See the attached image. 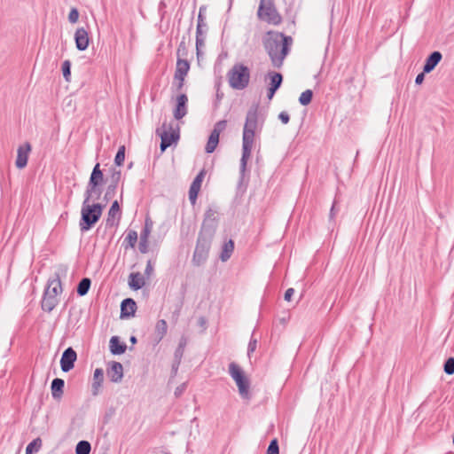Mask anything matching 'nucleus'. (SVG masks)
Returning a JSON list of instances; mask_svg holds the SVG:
<instances>
[{
  "label": "nucleus",
  "mask_w": 454,
  "mask_h": 454,
  "mask_svg": "<svg viewBox=\"0 0 454 454\" xmlns=\"http://www.w3.org/2000/svg\"><path fill=\"white\" fill-rule=\"evenodd\" d=\"M121 178V172L120 171H116L114 175H113V177H112V184H109L108 188H107V191L105 194V200H108V198H110L112 195L114 194L115 192V190H116V187H117V184L119 182Z\"/></svg>",
  "instance_id": "bb28decb"
},
{
  "label": "nucleus",
  "mask_w": 454,
  "mask_h": 454,
  "mask_svg": "<svg viewBox=\"0 0 454 454\" xmlns=\"http://www.w3.org/2000/svg\"><path fill=\"white\" fill-rule=\"evenodd\" d=\"M270 87L278 90L282 83V75L278 73H270Z\"/></svg>",
  "instance_id": "72a5a7b5"
},
{
  "label": "nucleus",
  "mask_w": 454,
  "mask_h": 454,
  "mask_svg": "<svg viewBox=\"0 0 454 454\" xmlns=\"http://www.w3.org/2000/svg\"><path fill=\"white\" fill-rule=\"evenodd\" d=\"M104 380V371L100 368H98L94 371L93 374V383H92V394L97 395L99 392V389L102 386Z\"/></svg>",
  "instance_id": "b1692460"
},
{
  "label": "nucleus",
  "mask_w": 454,
  "mask_h": 454,
  "mask_svg": "<svg viewBox=\"0 0 454 454\" xmlns=\"http://www.w3.org/2000/svg\"><path fill=\"white\" fill-rule=\"evenodd\" d=\"M258 17L260 20L272 25H278L281 22V16L277 12L272 0H261Z\"/></svg>",
  "instance_id": "1a4fd4ad"
},
{
  "label": "nucleus",
  "mask_w": 454,
  "mask_h": 454,
  "mask_svg": "<svg viewBox=\"0 0 454 454\" xmlns=\"http://www.w3.org/2000/svg\"><path fill=\"white\" fill-rule=\"evenodd\" d=\"M77 356L75 351L72 348H67L61 356L60 366L61 370L65 372H69L74 368V362L76 361Z\"/></svg>",
  "instance_id": "4468645a"
},
{
  "label": "nucleus",
  "mask_w": 454,
  "mask_h": 454,
  "mask_svg": "<svg viewBox=\"0 0 454 454\" xmlns=\"http://www.w3.org/2000/svg\"><path fill=\"white\" fill-rule=\"evenodd\" d=\"M145 285V279L140 272H133L129 277V286L133 290H139Z\"/></svg>",
  "instance_id": "4be33fe9"
},
{
  "label": "nucleus",
  "mask_w": 454,
  "mask_h": 454,
  "mask_svg": "<svg viewBox=\"0 0 454 454\" xmlns=\"http://www.w3.org/2000/svg\"><path fill=\"white\" fill-rule=\"evenodd\" d=\"M125 160V146L121 145L119 147L118 152L114 158V163L117 166H121Z\"/></svg>",
  "instance_id": "e433bc0d"
},
{
  "label": "nucleus",
  "mask_w": 454,
  "mask_h": 454,
  "mask_svg": "<svg viewBox=\"0 0 454 454\" xmlns=\"http://www.w3.org/2000/svg\"><path fill=\"white\" fill-rule=\"evenodd\" d=\"M62 73L64 79L67 82H70L71 77V62L69 60H65L62 64Z\"/></svg>",
  "instance_id": "4c0bfd02"
},
{
  "label": "nucleus",
  "mask_w": 454,
  "mask_h": 454,
  "mask_svg": "<svg viewBox=\"0 0 454 454\" xmlns=\"http://www.w3.org/2000/svg\"><path fill=\"white\" fill-rule=\"evenodd\" d=\"M30 151L31 146L28 143H26L18 148L15 162L18 168H23L26 167Z\"/></svg>",
  "instance_id": "f3484780"
},
{
  "label": "nucleus",
  "mask_w": 454,
  "mask_h": 454,
  "mask_svg": "<svg viewBox=\"0 0 454 454\" xmlns=\"http://www.w3.org/2000/svg\"><path fill=\"white\" fill-rule=\"evenodd\" d=\"M229 374L235 381L239 394L243 399L250 398V381L242 368L235 363L229 364Z\"/></svg>",
  "instance_id": "20e7f679"
},
{
  "label": "nucleus",
  "mask_w": 454,
  "mask_h": 454,
  "mask_svg": "<svg viewBox=\"0 0 454 454\" xmlns=\"http://www.w3.org/2000/svg\"><path fill=\"white\" fill-rule=\"evenodd\" d=\"M279 449L278 441L276 439L272 440L268 447L267 454H278Z\"/></svg>",
  "instance_id": "a19ab883"
},
{
  "label": "nucleus",
  "mask_w": 454,
  "mask_h": 454,
  "mask_svg": "<svg viewBox=\"0 0 454 454\" xmlns=\"http://www.w3.org/2000/svg\"><path fill=\"white\" fill-rule=\"evenodd\" d=\"M121 215L120 206L117 200H114L109 209L107 222L114 224L115 218H119Z\"/></svg>",
  "instance_id": "c85d7f7f"
},
{
  "label": "nucleus",
  "mask_w": 454,
  "mask_h": 454,
  "mask_svg": "<svg viewBox=\"0 0 454 454\" xmlns=\"http://www.w3.org/2000/svg\"><path fill=\"white\" fill-rule=\"evenodd\" d=\"M153 271V267L151 263V262H147V265L145 267V273L147 275V276H150Z\"/></svg>",
  "instance_id": "49530a36"
},
{
  "label": "nucleus",
  "mask_w": 454,
  "mask_h": 454,
  "mask_svg": "<svg viewBox=\"0 0 454 454\" xmlns=\"http://www.w3.org/2000/svg\"><path fill=\"white\" fill-rule=\"evenodd\" d=\"M90 286V280L89 278L82 279L77 287L78 294L81 296L85 295L88 293Z\"/></svg>",
  "instance_id": "f704fd0d"
},
{
  "label": "nucleus",
  "mask_w": 454,
  "mask_h": 454,
  "mask_svg": "<svg viewBox=\"0 0 454 454\" xmlns=\"http://www.w3.org/2000/svg\"><path fill=\"white\" fill-rule=\"evenodd\" d=\"M294 294V288H288L285 293V300L290 301L293 294Z\"/></svg>",
  "instance_id": "a18cd8bd"
},
{
  "label": "nucleus",
  "mask_w": 454,
  "mask_h": 454,
  "mask_svg": "<svg viewBox=\"0 0 454 454\" xmlns=\"http://www.w3.org/2000/svg\"><path fill=\"white\" fill-rule=\"evenodd\" d=\"M42 446V441L40 438H36L32 441L26 448V454H34L39 451Z\"/></svg>",
  "instance_id": "2f4dec72"
},
{
  "label": "nucleus",
  "mask_w": 454,
  "mask_h": 454,
  "mask_svg": "<svg viewBox=\"0 0 454 454\" xmlns=\"http://www.w3.org/2000/svg\"><path fill=\"white\" fill-rule=\"evenodd\" d=\"M278 118L284 124H287L290 119L289 114L286 112H281Z\"/></svg>",
  "instance_id": "c03bdc74"
},
{
  "label": "nucleus",
  "mask_w": 454,
  "mask_h": 454,
  "mask_svg": "<svg viewBox=\"0 0 454 454\" xmlns=\"http://www.w3.org/2000/svg\"><path fill=\"white\" fill-rule=\"evenodd\" d=\"M156 133L161 139V152H164L168 146L176 143L179 138L178 127H174L173 124L163 123L160 128L157 129Z\"/></svg>",
  "instance_id": "6e6552de"
},
{
  "label": "nucleus",
  "mask_w": 454,
  "mask_h": 454,
  "mask_svg": "<svg viewBox=\"0 0 454 454\" xmlns=\"http://www.w3.org/2000/svg\"><path fill=\"white\" fill-rule=\"evenodd\" d=\"M153 223L151 218L146 217L145 221V228L143 232L141 233L140 239L141 240L147 242L149 235L153 230Z\"/></svg>",
  "instance_id": "7c9ffc66"
},
{
  "label": "nucleus",
  "mask_w": 454,
  "mask_h": 454,
  "mask_svg": "<svg viewBox=\"0 0 454 454\" xmlns=\"http://www.w3.org/2000/svg\"><path fill=\"white\" fill-rule=\"evenodd\" d=\"M108 377L113 382H120L123 377V367L121 363L113 362L107 372Z\"/></svg>",
  "instance_id": "aec40b11"
},
{
  "label": "nucleus",
  "mask_w": 454,
  "mask_h": 454,
  "mask_svg": "<svg viewBox=\"0 0 454 454\" xmlns=\"http://www.w3.org/2000/svg\"><path fill=\"white\" fill-rule=\"evenodd\" d=\"M78 19H79V12H78L77 9L72 8L68 14L69 22H71L72 24H74L78 21Z\"/></svg>",
  "instance_id": "79ce46f5"
},
{
  "label": "nucleus",
  "mask_w": 454,
  "mask_h": 454,
  "mask_svg": "<svg viewBox=\"0 0 454 454\" xmlns=\"http://www.w3.org/2000/svg\"><path fill=\"white\" fill-rule=\"evenodd\" d=\"M146 244H147V242H145V241L141 240V242H140V251L142 253H145L146 252V247H147Z\"/></svg>",
  "instance_id": "8fccbe9b"
},
{
  "label": "nucleus",
  "mask_w": 454,
  "mask_h": 454,
  "mask_svg": "<svg viewBox=\"0 0 454 454\" xmlns=\"http://www.w3.org/2000/svg\"><path fill=\"white\" fill-rule=\"evenodd\" d=\"M292 43L291 37L280 33H269L265 41V48L275 67H280L288 53Z\"/></svg>",
  "instance_id": "f03ea898"
},
{
  "label": "nucleus",
  "mask_w": 454,
  "mask_h": 454,
  "mask_svg": "<svg viewBox=\"0 0 454 454\" xmlns=\"http://www.w3.org/2000/svg\"><path fill=\"white\" fill-rule=\"evenodd\" d=\"M208 250L209 242L200 237L192 257L193 263L197 266L203 264L207 260Z\"/></svg>",
  "instance_id": "9b49d317"
},
{
  "label": "nucleus",
  "mask_w": 454,
  "mask_h": 454,
  "mask_svg": "<svg viewBox=\"0 0 454 454\" xmlns=\"http://www.w3.org/2000/svg\"><path fill=\"white\" fill-rule=\"evenodd\" d=\"M442 53L440 51H434L431 53L427 59H426V63L423 67L424 73H430L432 72L435 67L440 63L442 60Z\"/></svg>",
  "instance_id": "6ab92c4d"
},
{
  "label": "nucleus",
  "mask_w": 454,
  "mask_h": 454,
  "mask_svg": "<svg viewBox=\"0 0 454 454\" xmlns=\"http://www.w3.org/2000/svg\"><path fill=\"white\" fill-rule=\"evenodd\" d=\"M103 179L104 175L100 170V165L99 163H97L92 170L85 192V197L87 198V200H92V202H95L99 199L101 195L100 185L103 183Z\"/></svg>",
  "instance_id": "423d86ee"
},
{
  "label": "nucleus",
  "mask_w": 454,
  "mask_h": 454,
  "mask_svg": "<svg viewBox=\"0 0 454 454\" xmlns=\"http://www.w3.org/2000/svg\"><path fill=\"white\" fill-rule=\"evenodd\" d=\"M258 129V109L257 106L251 108L247 115L242 137V157L240 159V173L243 176L247 169V164L251 157L252 149L254 145L255 132Z\"/></svg>",
  "instance_id": "f257e3e1"
},
{
  "label": "nucleus",
  "mask_w": 454,
  "mask_h": 454,
  "mask_svg": "<svg viewBox=\"0 0 454 454\" xmlns=\"http://www.w3.org/2000/svg\"><path fill=\"white\" fill-rule=\"evenodd\" d=\"M444 372L451 375L454 373V358L450 357L444 364Z\"/></svg>",
  "instance_id": "ea45409f"
},
{
  "label": "nucleus",
  "mask_w": 454,
  "mask_h": 454,
  "mask_svg": "<svg viewBox=\"0 0 454 454\" xmlns=\"http://www.w3.org/2000/svg\"><path fill=\"white\" fill-rule=\"evenodd\" d=\"M137 309L134 300L128 298L122 301L121 305V317H129L134 316Z\"/></svg>",
  "instance_id": "412c9836"
},
{
  "label": "nucleus",
  "mask_w": 454,
  "mask_h": 454,
  "mask_svg": "<svg viewBox=\"0 0 454 454\" xmlns=\"http://www.w3.org/2000/svg\"><path fill=\"white\" fill-rule=\"evenodd\" d=\"M217 220V211L214 208H208L205 213V218L202 224V231H208L209 236H213Z\"/></svg>",
  "instance_id": "ddd939ff"
},
{
  "label": "nucleus",
  "mask_w": 454,
  "mask_h": 454,
  "mask_svg": "<svg viewBox=\"0 0 454 454\" xmlns=\"http://www.w3.org/2000/svg\"><path fill=\"white\" fill-rule=\"evenodd\" d=\"M129 245L133 247L137 240V233L135 231H130L126 237Z\"/></svg>",
  "instance_id": "37998d69"
},
{
  "label": "nucleus",
  "mask_w": 454,
  "mask_h": 454,
  "mask_svg": "<svg viewBox=\"0 0 454 454\" xmlns=\"http://www.w3.org/2000/svg\"><path fill=\"white\" fill-rule=\"evenodd\" d=\"M91 450L90 444L87 441H81L75 447L76 454H90Z\"/></svg>",
  "instance_id": "473e14b6"
},
{
  "label": "nucleus",
  "mask_w": 454,
  "mask_h": 454,
  "mask_svg": "<svg viewBox=\"0 0 454 454\" xmlns=\"http://www.w3.org/2000/svg\"><path fill=\"white\" fill-rule=\"evenodd\" d=\"M205 38H206V34H200V35L196 34V49H197L198 55L200 54V49L205 44Z\"/></svg>",
  "instance_id": "58836bf2"
},
{
  "label": "nucleus",
  "mask_w": 454,
  "mask_h": 454,
  "mask_svg": "<svg viewBox=\"0 0 454 454\" xmlns=\"http://www.w3.org/2000/svg\"><path fill=\"white\" fill-rule=\"evenodd\" d=\"M205 176V172L202 170L200 171L198 176L195 177L193 182L192 183V185L190 187L189 191V200L192 205L196 203L197 197L199 194V192L201 188V184Z\"/></svg>",
  "instance_id": "dca6fc26"
},
{
  "label": "nucleus",
  "mask_w": 454,
  "mask_h": 454,
  "mask_svg": "<svg viewBox=\"0 0 454 454\" xmlns=\"http://www.w3.org/2000/svg\"><path fill=\"white\" fill-rule=\"evenodd\" d=\"M168 330L167 322L164 319H160L156 322L153 333V338L159 343L166 335Z\"/></svg>",
  "instance_id": "5701e85b"
},
{
  "label": "nucleus",
  "mask_w": 454,
  "mask_h": 454,
  "mask_svg": "<svg viewBox=\"0 0 454 454\" xmlns=\"http://www.w3.org/2000/svg\"><path fill=\"white\" fill-rule=\"evenodd\" d=\"M425 74H426V73H424V72H423V73L419 74L417 75V77H416V79H415V82H416L417 84H421V83L423 82L424 78H425Z\"/></svg>",
  "instance_id": "09e8293b"
},
{
  "label": "nucleus",
  "mask_w": 454,
  "mask_h": 454,
  "mask_svg": "<svg viewBox=\"0 0 454 454\" xmlns=\"http://www.w3.org/2000/svg\"><path fill=\"white\" fill-rule=\"evenodd\" d=\"M62 292L60 281L52 279L49 281L48 286L42 301V308L45 311H51L58 304V296Z\"/></svg>",
  "instance_id": "0eeeda50"
},
{
  "label": "nucleus",
  "mask_w": 454,
  "mask_h": 454,
  "mask_svg": "<svg viewBox=\"0 0 454 454\" xmlns=\"http://www.w3.org/2000/svg\"><path fill=\"white\" fill-rule=\"evenodd\" d=\"M110 350L114 355H121L125 352L126 345L121 343L118 337L114 336L110 340Z\"/></svg>",
  "instance_id": "393cba45"
},
{
  "label": "nucleus",
  "mask_w": 454,
  "mask_h": 454,
  "mask_svg": "<svg viewBox=\"0 0 454 454\" xmlns=\"http://www.w3.org/2000/svg\"><path fill=\"white\" fill-rule=\"evenodd\" d=\"M333 214V207L331 208V215Z\"/></svg>",
  "instance_id": "864d4df0"
},
{
  "label": "nucleus",
  "mask_w": 454,
  "mask_h": 454,
  "mask_svg": "<svg viewBox=\"0 0 454 454\" xmlns=\"http://www.w3.org/2000/svg\"><path fill=\"white\" fill-rule=\"evenodd\" d=\"M75 46L79 51H85L90 44V37L84 27H78L74 33Z\"/></svg>",
  "instance_id": "2eb2a0df"
},
{
  "label": "nucleus",
  "mask_w": 454,
  "mask_h": 454,
  "mask_svg": "<svg viewBox=\"0 0 454 454\" xmlns=\"http://www.w3.org/2000/svg\"><path fill=\"white\" fill-rule=\"evenodd\" d=\"M91 200H87L85 197L82 203L80 221V229L82 231H89L100 218L104 206L99 203H92Z\"/></svg>",
  "instance_id": "7ed1b4c3"
},
{
  "label": "nucleus",
  "mask_w": 454,
  "mask_h": 454,
  "mask_svg": "<svg viewBox=\"0 0 454 454\" xmlns=\"http://www.w3.org/2000/svg\"><path fill=\"white\" fill-rule=\"evenodd\" d=\"M206 12V7L202 6L200 8L199 16H198V25L196 34H206V24L204 23V12Z\"/></svg>",
  "instance_id": "c756f323"
},
{
  "label": "nucleus",
  "mask_w": 454,
  "mask_h": 454,
  "mask_svg": "<svg viewBox=\"0 0 454 454\" xmlns=\"http://www.w3.org/2000/svg\"><path fill=\"white\" fill-rule=\"evenodd\" d=\"M64 380L61 379H54L51 382V394L53 398L59 399L63 394Z\"/></svg>",
  "instance_id": "a878e982"
},
{
  "label": "nucleus",
  "mask_w": 454,
  "mask_h": 454,
  "mask_svg": "<svg viewBox=\"0 0 454 454\" xmlns=\"http://www.w3.org/2000/svg\"><path fill=\"white\" fill-rule=\"evenodd\" d=\"M277 91L276 89H273V88H270L269 89V92H268V98L269 99H271L275 94V92Z\"/></svg>",
  "instance_id": "3c124183"
},
{
  "label": "nucleus",
  "mask_w": 454,
  "mask_h": 454,
  "mask_svg": "<svg viewBox=\"0 0 454 454\" xmlns=\"http://www.w3.org/2000/svg\"><path fill=\"white\" fill-rule=\"evenodd\" d=\"M249 79V69L241 64L234 65L228 73L229 84L235 90L246 88L248 85Z\"/></svg>",
  "instance_id": "39448f33"
},
{
  "label": "nucleus",
  "mask_w": 454,
  "mask_h": 454,
  "mask_svg": "<svg viewBox=\"0 0 454 454\" xmlns=\"http://www.w3.org/2000/svg\"><path fill=\"white\" fill-rule=\"evenodd\" d=\"M227 122L226 121H220L215 123L214 129L212 130L208 141L206 145V152L207 153H211L216 148L219 143V136L220 133L223 132L226 128Z\"/></svg>",
  "instance_id": "9d476101"
},
{
  "label": "nucleus",
  "mask_w": 454,
  "mask_h": 454,
  "mask_svg": "<svg viewBox=\"0 0 454 454\" xmlns=\"http://www.w3.org/2000/svg\"><path fill=\"white\" fill-rule=\"evenodd\" d=\"M312 97V90H307L301 94L299 98V102L302 106H308L311 102Z\"/></svg>",
  "instance_id": "c9c22d12"
},
{
  "label": "nucleus",
  "mask_w": 454,
  "mask_h": 454,
  "mask_svg": "<svg viewBox=\"0 0 454 454\" xmlns=\"http://www.w3.org/2000/svg\"><path fill=\"white\" fill-rule=\"evenodd\" d=\"M256 348V340H251L248 344V354L254 352Z\"/></svg>",
  "instance_id": "de8ad7c7"
},
{
  "label": "nucleus",
  "mask_w": 454,
  "mask_h": 454,
  "mask_svg": "<svg viewBox=\"0 0 454 454\" xmlns=\"http://www.w3.org/2000/svg\"><path fill=\"white\" fill-rule=\"evenodd\" d=\"M130 341H131L132 343H136V342H137V339H136V337L132 336V337L130 338Z\"/></svg>",
  "instance_id": "603ef678"
},
{
  "label": "nucleus",
  "mask_w": 454,
  "mask_h": 454,
  "mask_svg": "<svg viewBox=\"0 0 454 454\" xmlns=\"http://www.w3.org/2000/svg\"><path fill=\"white\" fill-rule=\"evenodd\" d=\"M187 102L188 98L186 95L181 94L176 98V106L174 109V117L176 120H180L184 117L187 114Z\"/></svg>",
  "instance_id": "a211bd4d"
},
{
  "label": "nucleus",
  "mask_w": 454,
  "mask_h": 454,
  "mask_svg": "<svg viewBox=\"0 0 454 454\" xmlns=\"http://www.w3.org/2000/svg\"><path fill=\"white\" fill-rule=\"evenodd\" d=\"M233 250H234V243L232 240H229L223 247V250L220 254V259L222 260V262L228 261L230 259V257L231 256Z\"/></svg>",
  "instance_id": "cd10ccee"
},
{
  "label": "nucleus",
  "mask_w": 454,
  "mask_h": 454,
  "mask_svg": "<svg viewBox=\"0 0 454 454\" xmlns=\"http://www.w3.org/2000/svg\"><path fill=\"white\" fill-rule=\"evenodd\" d=\"M190 65L188 61L184 59H177L176 68L174 76L175 84L177 90H181L184 86V78L188 74Z\"/></svg>",
  "instance_id": "f8f14e48"
}]
</instances>
